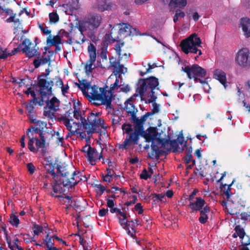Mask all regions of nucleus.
Instances as JSON below:
<instances>
[{
  "label": "nucleus",
  "instance_id": "1",
  "mask_svg": "<svg viewBox=\"0 0 250 250\" xmlns=\"http://www.w3.org/2000/svg\"><path fill=\"white\" fill-rule=\"evenodd\" d=\"M47 125L46 122L41 121L27 130L26 134L29 139L28 147L31 151L37 153L40 149L43 151L44 148L49 146L55 133Z\"/></svg>",
  "mask_w": 250,
  "mask_h": 250
},
{
  "label": "nucleus",
  "instance_id": "2",
  "mask_svg": "<svg viewBox=\"0 0 250 250\" xmlns=\"http://www.w3.org/2000/svg\"><path fill=\"white\" fill-rule=\"evenodd\" d=\"M144 137L146 141L151 142L150 157L152 158H158L165 150H170L171 147L177 148L178 145L176 140L170 141L169 139H165L161 137L155 128L150 127L144 132Z\"/></svg>",
  "mask_w": 250,
  "mask_h": 250
},
{
  "label": "nucleus",
  "instance_id": "3",
  "mask_svg": "<svg viewBox=\"0 0 250 250\" xmlns=\"http://www.w3.org/2000/svg\"><path fill=\"white\" fill-rule=\"evenodd\" d=\"M74 117L80 121L79 125L83 126L84 131L80 133V137L83 139H84L86 141L90 140L93 133L96 131L100 127L105 129L106 126L104 125V120L101 118L100 112H91L87 119L84 118L80 110L74 107Z\"/></svg>",
  "mask_w": 250,
  "mask_h": 250
},
{
  "label": "nucleus",
  "instance_id": "4",
  "mask_svg": "<svg viewBox=\"0 0 250 250\" xmlns=\"http://www.w3.org/2000/svg\"><path fill=\"white\" fill-rule=\"evenodd\" d=\"M139 86L137 92L141 98L146 97L147 94H150V97L147 99L146 103H150L155 101L156 97L154 95L153 90L158 85V79L154 77H150L145 79H141L139 81Z\"/></svg>",
  "mask_w": 250,
  "mask_h": 250
},
{
  "label": "nucleus",
  "instance_id": "5",
  "mask_svg": "<svg viewBox=\"0 0 250 250\" xmlns=\"http://www.w3.org/2000/svg\"><path fill=\"white\" fill-rule=\"evenodd\" d=\"M202 42L197 34L193 33L188 38L183 40L180 44L182 50L186 54L189 53L198 54L197 57L202 54L199 47H202Z\"/></svg>",
  "mask_w": 250,
  "mask_h": 250
},
{
  "label": "nucleus",
  "instance_id": "6",
  "mask_svg": "<svg viewBox=\"0 0 250 250\" xmlns=\"http://www.w3.org/2000/svg\"><path fill=\"white\" fill-rule=\"evenodd\" d=\"M80 89L83 95L91 102L92 100H100L103 98L104 92V88H99L95 85L91 86L90 83H83L79 85Z\"/></svg>",
  "mask_w": 250,
  "mask_h": 250
},
{
  "label": "nucleus",
  "instance_id": "7",
  "mask_svg": "<svg viewBox=\"0 0 250 250\" xmlns=\"http://www.w3.org/2000/svg\"><path fill=\"white\" fill-rule=\"evenodd\" d=\"M60 184L63 187L71 188L77 185L80 181L83 180L85 177L83 176L80 172L74 171L72 173L68 172L61 173L60 176L58 175Z\"/></svg>",
  "mask_w": 250,
  "mask_h": 250
},
{
  "label": "nucleus",
  "instance_id": "8",
  "mask_svg": "<svg viewBox=\"0 0 250 250\" xmlns=\"http://www.w3.org/2000/svg\"><path fill=\"white\" fill-rule=\"evenodd\" d=\"M44 103L46 105L44 107L43 115L47 119H54L55 113L60 109V100L55 96H48L45 99Z\"/></svg>",
  "mask_w": 250,
  "mask_h": 250
},
{
  "label": "nucleus",
  "instance_id": "9",
  "mask_svg": "<svg viewBox=\"0 0 250 250\" xmlns=\"http://www.w3.org/2000/svg\"><path fill=\"white\" fill-rule=\"evenodd\" d=\"M53 82L52 81H47L45 79H41L38 83V86L40 88V93L41 98L39 99L38 104L40 105L44 104V102L47 97L52 96V87Z\"/></svg>",
  "mask_w": 250,
  "mask_h": 250
},
{
  "label": "nucleus",
  "instance_id": "10",
  "mask_svg": "<svg viewBox=\"0 0 250 250\" xmlns=\"http://www.w3.org/2000/svg\"><path fill=\"white\" fill-rule=\"evenodd\" d=\"M183 69L188 75L189 79H194L195 83H198L199 77L204 78L206 75V71L197 64H193L191 66H187Z\"/></svg>",
  "mask_w": 250,
  "mask_h": 250
},
{
  "label": "nucleus",
  "instance_id": "11",
  "mask_svg": "<svg viewBox=\"0 0 250 250\" xmlns=\"http://www.w3.org/2000/svg\"><path fill=\"white\" fill-rule=\"evenodd\" d=\"M82 150L84 153V156L88 162L92 166L95 165L102 157L101 153H99L95 148L92 147L90 145H85Z\"/></svg>",
  "mask_w": 250,
  "mask_h": 250
},
{
  "label": "nucleus",
  "instance_id": "12",
  "mask_svg": "<svg viewBox=\"0 0 250 250\" xmlns=\"http://www.w3.org/2000/svg\"><path fill=\"white\" fill-rule=\"evenodd\" d=\"M87 51L89 59L86 62L84 69L86 74H89L96 67L95 64L96 59V49L94 44L90 43L88 46Z\"/></svg>",
  "mask_w": 250,
  "mask_h": 250
},
{
  "label": "nucleus",
  "instance_id": "13",
  "mask_svg": "<svg viewBox=\"0 0 250 250\" xmlns=\"http://www.w3.org/2000/svg\"><path fill=\"white\" fill-rule=\"evenodd\" d=\"M250 53L247 48H243L237 53L235 61L237 64L242 68L250 67Z\"/></svg>",
  "mask_w": 250,
  "mask_h": 250
},
{
  "label": "nucleus",
  "instance_id": "14",
  "mask_svg": "<svg viewBox=\"0 0 250 250\" xmlns=\"http://www.w3.org/2000/svg\"><path fill=\"white\" fill-rule=\"evenodd\" d=\"M60 121L65 125L69 131L67 136L75 135L76 134H80L82 132L79 131L80 125L79 123L74 122L72 119H68L66 117H62Z\"/></svg>",
  "mask_w": 250,
  "mask_h": 250
},
{
  "label": "nucleus",
  "instance_id": "15",
  "mask_svg": "<svg viewBox=\"0 0 250 250\" xmlns=\"http://www.w3.org/2000/svg\"><path fill=\"white\" fill-rule=\"evenodd\" d=\"M119 60H116L113 57L110 58V67L113 69V73L119 79L122 74H125L127 71V68L123 64L120 63Z\"/></svg>",
  "mask_w": 250,
  "mask_h": 250
},
{
  "label": "nucleus",
  "instance_id": "16",
  "mask_svg": "<svg viewBox=\"0 0 250 250\" xmlns=\"http://www.w3.org/2000/svg\"><path fill=\"white\" fill-rule=\"evenodd\" d=\"M238 28L245 38H250V19L249 17H244L240 19Z\"/></svg>",
  "mask_w": 250,
  "mask_h": 250
},
{
  "label": "nucleus",
  "instance_id": "17",
  "mask_svg": "<svg viewBox=\"0 0 250 250\" xmlns=\"http://www.w3.org/2000/svg\"><path fill=\"white\" fill-rule=\"evenodd\" d=\"M54 54L53 51H47L43 52L42 55L35 59L33 62V64L35 68H38L42 65L46 63H50V59Z\"/></svg>",
  "mask_w": 250,
  "mask_h": 250
},
{
  "label": "nucleus",
  "instance_id": "18",
  "mask_svg": "<svg viewBox=\"0 0 250 250\" xmlns=\"http://www.w3.org/2000/svg\"><path fill=\"white\" fill-rule=\"evenodd\" d=\"M102 21V18L101 15L94 14L88 17L86 23L90 30H94L99 27Z\"/></svg>",
  "mask_w": 250,
  "mask_h": 250
},
{
  "label": "nucleus",
  "instance_id": "19",
  "mask_svg": "<svg viewBox=\"0 0 250 250\" xmlns=\"http://www.w3.org/2000/svg\"><path fill=\"white\" fill-rule=\"evenodd\" d=\"M103 98L100 100H92L94 101L93 104L96 105H99L102 104L106 105L107 108H110L111 107V101L113 97V94L111 91H106L104 92V94L103 95Z\"/></svg>",
  "mask_w": 250,
  "mask_h": 250
},
{
  "label": "nucleus",
  "instance_id": "20",
  "mask_svg": "<svg viewBox=\"0 0 250 250\" xmlns=\"http://www.w3.org/2000/svg\"><path fill=\"white\" fill-rule=\"evenodd\" d=\"M22 45L24 46L22 51L28 57L31 58L37 55L38 52L34 48V44L29 39H25L22 42Z\"/></svg>",
  "mask_w": 250,
  "mask_h": 250
},
{
  "label": "nucleus",
  "instance_id": "21",
  "mask_svg": "<svg viewBox=\"0 0 250 250\" xmlns=\"http://www.w3.org/2000/svg\"><path fill=\"white\" fill-rule=\"evenodd\" d=\"M206 202L201 197H196L195 200L190 202L189 207L192 210V212L200 211L206 206Z\"/></svg>",
  "mask_w": 250,
  "mask_h": 250
},
{
  "label": "nucleus",
  "instance_id": "22",
  "mask_svg": "<svg viewBox=\"0 0 250 250\" xmlns=\"http://www.w3.org/2000/svg\"><path fill=\"white\" fill-rule=\"evenodd\" d=\"M112 94L115 92H123L127 93L130 91V86L128 84H119V79L117 78L115 82L112 84H111L110 90Z\"/></svg>",
  "mask_w": 250,
  "mask_h": 250
},
{
  "label": "nucleus",
  "instance_id": "23",
  "mask_svg": "<svg viewBox=\"0 0 250 250\" xmlns=\"http://www.w3.org/2000/svg\"><path fill=\"white\" fill-rule=\"evenodd\" d=\"M213 78L218 80L226 88L228 86L226 73L220 69H216L213 73Z\"/></svg>",
  "mask_w": 250,
  "mask_h": 250
},
{
  "label": "nucleus",
  "instance_id": "24",
  "mask_svg": "<svg viewBox=\"0 0 250 250\" xmlns=\"http://www.w3.org/2000/svg\"><path fill=\"white\" fill-rule=\"evenodd\" d=\"M139 138V132L135 131L131 132L126 136L122 146L123 148H126L128 146L131 144H137V141Z\"/></svg>",
  "mask_w": 250,
  "mask_h": 250
},
{
  "label": "nucleus",
  "instance_id": "25",
  "mask_svg": "<svg viewBox=\"0 0 250 250\" xmlns=\"http://www.w3.org/2000/svg\"><path fill=\"white\" fill-rule=\"evenodd\" d=\"M187 3V0H171L168 6L170 11L175 9H183Z\"/></svg>",
  "mask_w": 250,
  "mask_h": 250
},
{
  "label": "nucleus",
  "instance_id": "26",
  "mask_svg": "<svg viewBox=\"0 0 250 250\" xmlns=\"http://www.w3.org/2000/svg\"><path fill=\"white\" fill-rule=\"evenodd\" d=\"M133 98L131 97L125 102L124 109L128 114H130L132 118H134L137 111V109L135 107L133 103Z\"/></svg>",
  "mask_w": 250,
  "mask_h": 250
},
{
  "label": "nucleus",
  "instance_id": "27",
  "mask_svg": "<svg viewBox=\"0 0 250 250\" xmlns=\"http://www.w3.org/2000/svg\"><path fill=\"white\" fill-rule=\"evenodd\" d=\"M235 230L237 235L241 239L242 245H249L250 244V239L248 236L246 235L243 229L241 228L240 226H236Z\"/></svg>",
  "mask_w": 250,
  "mask_h": 250
},
{
  "label": "nucleus",
  "instance_id": "28",
  "mask_svg": "<svg viewBox=\"0 0 250 250\" xmlns=\"http://www.w3.org/2000/svg\"><path fill=\"white\" fill-rule=\"evenodd\" d=\"M210 211L208 205H206L204 208L200 211V216L199 218V222L202 224H205L207 222L208 217L207 213H209Z\"/></svg>",
  "mask_w": 250,
  "mask_h": 250
},
{
  "label": "nucleus",
  "instance_id": "29",
  "mask_svg": "<svg viewBox=\"0 0 250 250\" xmlns=\"http://www.w3.org/2000/svg\"><path fill=\"white\" fill-rule=\"evenodd\" d=\"M93 7L95 9H97L100 11H104V10H107L110 8L109 4H108L105 0H98L95 2Z\"/></svg>",
  "mask_w": 250,
  "mask_h": 250
},
{
  "label": "nucleus",
  "instance_id": "30",
  "mask_svg": "<svg viewBox=\"0 0 250 250\" xmlns=\"http://www.w3.org/2000/svg\"><path fill=\"white\" fill-rule=\"evenodd\" d=\"M47 43L51 45L56 46L62 43L61 37L59 35L52 36L49 35L46 40Z\"/></svg>",
  "mask_w": 250,
  "mask_h": 250
},
{
  "label": "nucleus",
  "instance_id": "31",
  "mask_svg": "<svg viewBox=\"0 0 250 250\" xmlns=\"http://www.w3.org/2000/svg\"><path fill=\"white\" fill-rule=\"evenodd\" d=\"M232 183L230 185L224 184L221 186L220 188L223 192V196L224 198H226L227 200H229L231 196L230 190V186H231Z\"/></svg>",
  "mask_w": 250,
  "mask_h": 250
},
{
  "label": "nucleus",
  "instance_id": "32",
  "mask_svg": "<svg viewBox=\"0 0 250 250\" xmlns=\"http://www.w3.org/2000/svg\"><path fill=\"white\" fill-rule=\"evenodd\" d=\"M118 217L120 225L124 229H127V227H128V226H130V223H128L125 214L123 212H120V216H118Z\"/></svg>",
  "mask_w": 250,
  "mask_h": 250
},
{
  "label": "nucleus",
  "instance_id": "33",
  "mask_svg": "<svg viewBox=\"0 0 250 250\" xmlns=\"http://www.w3.org/2000/svg\"><path fill=\"white\" fill-rule=\"evenodd\" d=\"M132 29H133V28L129 24L123 23L121 24L119 32L120 34L126 33V35H130L132 33Z\"/></svg>",
  "mask_w": 250,
  "mask_h": 250
},
{
  "label": "nucleus",
  "instance_id": "34",
  "mask_svg": "<svg viewBox=\"0 0 250 250\" xmlns=\"http://www.w3.org/2000/svg\"><path fill=\"white\" fill-rule=\"evenodd\" d=\"M6 240L8 244L9 248L11 250H23L21 247H20L17 243L11 241L9 237L6 238Z\"/></svg>",
  "mask_w": 250,
  "mask_h": 250
},
{
  "label": "nucleus",
  "instance_id": "35",
  "mask_svg": "<svg viewBox=\"0 0 250 250\" xmlns=\"http://www.w3.org/2000/svg\"><path fill=\"white\" fill-rule=\"evenodd\" d=\"M61 185H62V184H60V181H56V183L54 184L52 186L54 192L51 193L52 196L56 197L57 196L56 195L57 193H60L62 191Z\"/></svg>",
  "mask_w": 250,
  "mask_h": 250
},
{
  "label": "nucleus",
  "instance_id": "36",
  "mask_svg": "<svg viewBox=\"0 0 250 250\" xmlns=\"http://www.w3.org/2000/svg\"><path fill=\"white\" fill-rule=\"evenodd\" d=\"M152 174V170L151 168L149 169V171H147L146 169H144L140 174V178L142 179L147 180L148 178L151 177Z\"/></svg>",
  "mask_w": 250,
  "mask_h": 250
},
{
  "label": "nucleus",
  "instance_id": "37",
  "mask_svg": "<svg viewBox=\"0 0 250 250\" xmlns=\"http://www.w3.org/2000/svg\"><path fill=\"white\" fill-rule=\"evenodd\" d=\"M49 18L51 23H56L59 20V17L56 12L50 13L49 14Z\"/></svg>",
  "mask_w": 250,
  "mask_h": 250
},
{
  "label": "nucleus",
  "instance_id": "38",
  "mask_svg": "<svg viewBox=\"0 0 250 250\" xmlns=\"http://www.w3.org/2000/svg\"><path fill=\"white\" fill-rule=\"evenodd\" d=\"M10 223L12 226L18 227L20 223L18 216L15 215H12L10 218Z\"/></svg>",
  "mask_w": 250,
  "mask_h": 250
},
{
  "label": "nucleus",
  "instance_id": "39",
  "mask_svg": "<svg viewBox=\"0 0 250 250\" xmlns=\"http://www.w3.org/2000/svg\"><path fill=\"white\" fill-rule=\"evenodd\" d=\"M55 134H53V138H55L56 140L57 143L58 145H62L63 138L61 137L60 135V133L59 132L54 131Z\"/></svg>",
  "mask_w": 250,
  "mask_h": 250
},
{
  "label": "nucleus",
  "instance_id": "40",
  "mask_svg": "<svg viewBox=\"0 0 250 250\" xmlns=\"http://www.w3.org/2000/svg\"><path fill=\"white\" fill-rule=\"evenodd\" d=\"M122 129L124 132L129 134L132 131V125L130 124H124L122 125Z\"/></svg>",
  "mask_w": 250,
  "mask_h": 250
},
{
  "label": "nucleus",
  "instance_id": "41",
  "mask_svg": "<svg viewBox=\"0 0 250 250\" xmlns=\"http://www.w3.org/2000/svg\"><path fill=\"white\" fill-rule=\"evenodd\" d=\"M9 53L7 52L6 49L0 47V59H5L9 56Z\"/></svg>",
  "mask_w": 250,
  "mask_h": 250
},
{
  "label": "nucleus",
  "instance_id": "42",
  "mask_svg": "<svg viewBox=\"0 0 250 250\" xmlns=\"http://www.w3.org/2000/svg\"><path fill=\"white\" fill-rule=\"evenodd\" d=\"M198 82L203 84V87L204 91L207 93H208L210 88L209 84L206 82V81L202 79H199Z\"/></svg>",
  "mask_w": 250,
  "mask_h": 250
},
{
  "label": "nucleus",
  "instance_id": "43",
  "mask_svg": "<svg viewBox=\"0 0 250 250\" xmlns=\"http://www.w3.org/2000/svg\"><path fill=\"white\" fill-rule=\"evenodd\" d=\"M152 197L155 199V200H159L162 202H164L166 201L165 195L162 193L153 194H152Z\"/></svg>",
  "mask_w": 250,
  "mask_h": 250
},
{
  "label": "nucleus",
  "instance_id": "44",
  "mask_svg": "<svg viewBox=\"0 0 250 250\" xmlns=\"http://www.w3.org/2000/svg\"><path fill=\"white\" fill-rule=\"evenodd\" d=\"M148 68L146 69V71L144 72H141V76H143L147 73H150L151 72V69L157 67V65L155 63L151 64L150 63H148Z\"/></svg>",
  "mask_w": 250,
  "mask_h": 250
},
{
  "label": "nucleus",
  "instance_id": "45",
  "mask_svg": "<svg viewBox=\"0 0 250 250\" xmlns=\"http://www.w3.org/2000/svg\"><path fill=\"white\" fill-rule=\"evenodd\" d=\"M26 167H27V168L28 171L29 172V174L30 175L33 174L34 173L35 170L36 169V167L34 166V165L31 163H28L26 165Z\"/></svg>",
  "mask_w": 250,
  "mask_h": 250
},
{
  "label": "nucleus",
  "instance_id": "46",
  "mask_svg": "<svg viewBox=\"0 0 250 250\" xmlns=\"http://www.w3.org/2000/svg\"><path fill=\"white\" fill-rule=\"evenodd\" d=\"M43 228L42 226L36 225L34 227V233L35 235H39L43 231Z\"/></svg>",
  "mask_w": 250,
  "mask_h": 250
},
{
  "label": "nucleus",
  "instance_id": "47",
  "mask_svg": "<svg viewBox=\"0 0 250 250\" xmlns=\"http://www.w3.org/2000/svg\"><path fill=\"white\" fill-rule=\"evenodd\" d=\"M45 242L46 246L48 250L54 248L53 247V245L54 244L51 241V238H49L48 235L46 237V239L45 240Z\"/></svg>",
  "mask_w": 250,
  "mask_h": 250
},
{
  "label": "nucleus",
  "instance_id": "48",
  "mask_svg": "<svg viewBox=\"0 0 250 250\" xmlns=\"http://www.w3.org/2000/svg\"><path fill=\"white\" fill-rule=\"evenodd\" d=\"M129 223H130V226H128V227H131V228L133 229H134L136 227L140 225V221L137 219L131 222H129Z\"/></svg>",
  "mask_w": 250,
  "mask_h": 250
},
{
  "label": "nucleus",
  "instance_id": "49",
  "mask_svg": "<svg viewBox=\"0 0 250 250\" xmlns=\"http://www.w3.org/2000/svg\"><path fill=\"white\" fill-rule=\"evenodd\" d=\"M124 45V43H117L115 45V50L117 55L120 57L121 56V47Z\"/></svg>",
  "mask_w": 250,
  "mask_h": 250
},
{
  "label": "nucleus",
  "instance_id": "50",
  "mask_svg": "<svg viewBox=\"0 0 250 250\" xmlns=\"http://www.w3.org/2000/svg\"><path fill=\"white\" fill-rule=\"evenodd\" d=\"M154 102L155 101L152 102L153 109L152 110V113H150V114H154L159 112V105Z\"/></svg>",
  "mask_w": 250,
  "mask_h": 250
},
{
  "label": "nucleus",
  "instance_id": "51",
  "mask_svg": "<svg viewBox=\"0 0 250 250\" xmlns=\"http://www.w3.org/2000/svg\"><path fill=\"white\" fill-rule=\"evenodd\" d=\"M182 9H175V15L178 18H184L185 16V13L184 12L181 10Z\"/></svg>",
  "mask_w": 250,
  "mask_h": 250
},
{
  "label": "nucleus",
  "instance_id": "52",
  "mask_svg": "<svg viewBox=\"0 0 250 250\" xmlns=\"http://www.w3.org/2000/svg\"><path fill=\"white\" fill-rule=\"evenodd\" d=\"M135 209L138 211L139 214H142L143 212L142 206L140 203H137L135 206Z\"/></svg>",
  "mask_w": 250,
  "mask_h": 250
},
{
  "label": "nucleus",
  "instance_id": "53",
  "mask_svg": "<svg viewBox=\"0 0 250 250\" xmlns=\"http://www.w3.org/2000/svg\"><path fill=\"white\" fill-rule=\"evenodd\" d=\"M25 107L26 109L28 111L29 113H32L34 110V106L32 103H28L25 104Z\"/></svg>",
  "mask_w": 250,
  "mask_h": 250
},
{
  "label": "nucleus",
  "instance_id": "54",
  "mask_svg": "<svg viewBox=\"0 0 250 250\" xmlns=\"http://www.w3.org/2000/svg\"><path fill=\"white\" fill-rule=\"evenodd\" d=\"M39 27L44 34L49 35L51 33V30H49L47 28V27H43V26H42L41 25H40Z\"/></svg>",
  "mask_w": 250,
  "mask_h": 250
},
{
  "label": "nucleus",
  "instance_id": "55",
  "mask_svg": "<svg viewBox=\"0 0 250 250\" xmlns=\"http://www.w3.org/2000/svg\"><path fill=\"white\" fill-rule=\"evenodd\" d=\"M130 199H132V200L126 202V204L127 205V206H130L132 204H134L137 199V197L136 195H133V196L130 197Z\"/></svg>",
  "mask_w": 250,
  "mask_h": 250
},
{
  "label": "nucleus",
  "instance_id": "56",
  "mask_svg": "<svg viewBox=\"0 0 250 250\" xmlns=\"http://www.w3.org/2000/svg\"><path fill=\"white\" fill-rule=\"evenodd\" d=\"M96 187L97 188V190L100 192V193L101 194L103 193L105 191V187L101 185H96Z\"/></svg>",
  "mask_w": 250,
  "mask_h": 250
},
{
  "label": "nucleus",
  "instance_id": "57",
  "mask_svg": "<svg viewBox=\"0 0 250 250\" xmlns=\"http://www.w3.org/2000/svg\"><path fill=\"white\" fill-rule=\"evenodd\" d=\"M197 192H198L197 189H195L193 190V191L192 192V193L189 195V198H188V200L190 202H191L194 200V197L197 194Z\"/></svg>",
  "mask_w": 250,
  "mask_h": 250
},
{
  "label": "nucleus",
  "instance_id": "58",
  "mask_svg": "<svg viewBox=\"0 0 250 250\" xmlns=\"http://www.w3.org/2000/svg\"><path fill=\"white\" fill-rule=\"evenodd\" d=\"M108 212V209L105 208H102L99 211V215L101 217L105 216Z\"/></svg>",
  "mask_w": 250,
  "mask_h": 250
},
{
  "label": "nucleus",
  "instance_id": "59",
  "mask_svg": "<svg viewBox=\"0 0 250 250\" xmlns=\"http://www.w3.org/2000/svg\"><path fill=\"white\" fill-rule=\"evenodd\" d=\"M112 177L107 175H105L103 178L104 181L107 183H110L112 180Z\"/></svg>",
  "mask_w": 250,
  "mask_h": 250
},
{
  "label": "nucleus",
  "instance_id": "60",
  "mask_svg": "<svg viewBox=\"0 0 250 250\" xmlns=\"http://www.w3.org/2000/svg\"><path fill=\"white\" fill-rule=\"evenodd\" d=\"M107 206L110 208H112L114 206V200L110 199H107Z\"/></svg>",
  "mask_w": 250,
  "mask_h": 250
},
{
  "label": "nucleus",
  "instance_id": "61",
  "mask_svg": "<svg viewBox=\"0 0 250 250\" xmlns=\"http://www.w3.org/2000/svg\"><path fill=\"white\" fill-rule=\"evenodd\" d=\"M60 34H61V36L62 37H69V33L65 31V30L62 29L60 31Z\"/></svg>",
  "mask_w": 250,
  "mask_h": 250
},
{
  "label": "nucleus",
  "instance_id": "62",
  "mask_svg": "<svg viewBox=\"0 0 250 250\" xmlns=\"http://www.w3.org/2000/svg\"><path fill=\"white\" fill-rule=\"evenodd\" d=\"M110 211L112 213H118L119 215L120 214V212H122L119 208H113V207L111 208Z\"/></svg>",
  "mask_w": 250,
  "mask_h": 250
},
{
  "label": "nucleus",
  "instance_id": "63",
  "mask_svg": "<svg viewBox=\"0 0 250 250\" xmlns=\"http://www.w3.org/2000/svg\"><path fill=\"white\" fill-rule=\"evenodd\" d=\"M114 171L112 169H107V173L106 175H109V176L112 177V178L114 177Z\"/></svg>",
  "mask_w": 250,
  "mask_h": 250
},
{
  "label": "nucleus",
  "instance_id": "64",
  "mask_svg": "<svg viewBox=\"0 0 250 250\" xmlns=\"http://www.w3.org/2000/svg\"><path fill=\"white\" fill-rule=\"evenodd\" d=\"M192 18L194 21H196L199 20L200 16L197 12H194L193 14Z\"/></svg>",
  "mask_w": 250,
  "mask_h": 250
}]
</instances>
